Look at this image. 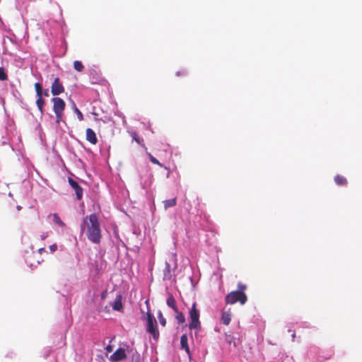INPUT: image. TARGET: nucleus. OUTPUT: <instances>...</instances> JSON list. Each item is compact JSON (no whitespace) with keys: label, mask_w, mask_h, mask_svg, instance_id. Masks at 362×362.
<instances>
[{"label":"nucleus","mask_w":362,"mask_h":362,"mask_svg":"<svg viewBox=\"0 0 362 362\" xmlns=\"http://www.w3.org/2000/svg\"><path fill=\"white\" fill-rule=\"evenodd\" d=\"M75 112H76V113L77 115L78 119L80 121L83 120V114L77 107H75Z\"/></svg>","instance_id":"obj_27"},{"label":"nucleus","mask_w":362,"mask_h":362,"mask_svg":"<svg viewBox=\"0 0 362 362\" xmlns=\"http://www.w3.org/2000/svg\"><path fill=\"white\" fill-rule=\"evenodd\" d=\"M80 228L81 233H84L90 242L94 244L100 243L102 231L96 214L93 213L83 217Z\"/></svg>","instance_id":"obj_1"},{"label":"nucleus","mask_w":362,"mask_h":362,"mask_svg":"<svg viewBox=\"0 0 362 362\" xmlns=\"http://www.w3.org/2000/svg\"><path fill=\"white\" fill-rule=\"evenodd\" d=\"M189 315L190 318L189 328L190 329H195L197 332L200 331L202 329V325L199 320V310L197 308L196 303L192 304Z\"/></svg>","instance_id":"obj_3"},{"label":"nucleus","mask_w":362,"mask_h":362,"mask_svg":"<svg viewBox=\"0 0 362 362\" xmlns=\"http://www.w3.org/2000/svg\"><path fill=\"white\" fill-rule=\"evenodd\" d=\"M166 304L171 308L174 311H177V306L176 305V300L175 298L173 296V295H170L166 300Z\"/></svg>","instance_id":"obj_15"},{"label":"nucleus","mask_w":362,"mask_h":362,"mask_svg":"<svg viewBox=\"0 0 362 362\" xmlns=\"http://www.w3.org/2000/svg\"><path fill=\"white\" fill-rule=\"evenodd\" d=\"M292 337L294 339L296 337V334L295 333H293L292 334Z\"/></svg>","instance_id":"obj_36"},{"label":"nucleus","mask_w":362,"mask_h":362,"mask_svg":"<svg viewBox=\"0 0 362 362\" xmlns=\"http://www.w3.org/2000/svg\"><path fill=\"white\" fill-rule=\"evenodd\" d=\"M163 279L164 281L170 280L172 278V269L170 263L168 262H165L164 264V268L163 269Z\"/></svg>","instance_id":"obj_11"},{"label":"nucleus","mask_w":362,"mask_h":362,"mask_svg":"<svg viewBox=\"0 0 362 362\" xmlns=\"http://www.w3.org/2000/svg\"><path fill=\"white\" fill-rule=\"evenodd\" d=\"M35 90L37 94V96H43V90L41 83H35Z\"/></svg>","instance_id":"obj_20"},{"label":"nucleus","mask_w":362,"mask_h":362,"mask_svg":"<svg viewBox=\"0 0 362 362\" xmlns=\"http://www.w3.org/2000/svg\"><path fill=\"white\" fill-rule=\"evenodd\" d=\"M43 95L48 97L49 96V90L48 89H46L43 91Z\"/></svg>","instance_id":"obj_32"},{"label":"nucleus","mask_w":362,"mask_h":362,"mask_svg":"<svg viewBox=\"0 0 362 362\" xmlns=\"http://www.w3.org/2000/svg\"><path fill=\"white\" fill-rule=\"evenodd\" d=\"M86 140L88 142H90L91 144L95 145L98 143V139H97L96 134L94 132V131L90 128L86 129Z\"/></svg>","instance_id":"obj_10"},{"label":"nucleus","mask_w":362,"mask_h":362,"mask_svg":"<svg viewBox=\"0 0 362 362\" xmlns=\"http://www.w3.org/2000/svg\"><path fill=\"white\" fill-rule=\"evenodd\" d=\"M176 75L177 76H186L187 75V72L185 71H177L176 73Z\"/></svg>","instance_id":"obj_29"},{"label":"nucleus","mask_w":362,"mask_h":362,"mask_svg":"<svg viewBox=\"0 0 362 362\" xmlns=\"http://www.w3.org/2000/svg\"><path fill=\"white\" fill-rule=\"evenodd\" d=\"M50 216L52 217V221L54 224L57 225L59 227L63 228L66 227V224L60 218L59 215L56 213L50 214Z\"/></svg>","instance_id":"obj_13"},{"label":"nucleus","mask_w":362,"mask_h":362,"mask_svg":"<svg viewBox=\"0 0 362 362\" xmlns=\"http://www.w3.org/2000/svg\"><path fill=\"white\" fill-rule=\"evenodd\" d=\"M21 209H22V207H21V206H17V209H18V211H20Z\"/></svg>","instance_id":"obj_33"},{"label":"nucleus","mask_w":362,"mask_h":362,"mask_svg":"<svg viewBox=\"0 0 362 362\" xmlns=\"http://www.w3.org/2000/svg\"><path fill=\"white\" fill-rule=\"evenodd\" d=\"M158 318L159 320V322L160 325L163 327H165L166 325V319L163 317V313L161 311H158Z\"/></svg>","instance_id":"obj_22"},{"label":"nucleus","mask_w":362,"mask_h":362,"mask_svg":"<svg viewBox=\"0 0 362 362\" xmlns=\"http://www.w3.org/2000/svg\"><path fill=\"white\" fill-rule=\"evenodd\" d=\"M122 296L121 294H118L116 296L115 301L112 304L113 310H117V311H122L123 305H122Z\"/></svg>","instance_id":"obj_12"},{"label":"nucleus","mask_w":362,"mask_h":362,"mask_svg":"<svg viewBox=\"0 0 362 362\" xmlns=\"http://www.w3.org/2000/svg\"><path fill=\"white\" fill-rule=\"evenodd\" d=\"M49 250L51 252H54L57 250V245L56 244H53L49 246Z\"/></svg>","instance_id":"obj_28"},{"label":"nucleus","mask_w":362,"mask_h":362,"mask_svg":"<svg viewBox=\"0 0 362 362\" xmlns=\"http://www.w3.org/2000/svg\"><path fill=\"white\" fill-rule=\"evenodd\" d=\"M164 204V208L165 209H167L170 207L175 206L177 204V199L176 197L171 199H167L163 202Z\"/></svg>","instance_id":"obj_17"},{"label":"nucleus","mask_w":362,"mask_h":362,"mask_svg":"<svg viewBox=\"0 0 362 362\" xmlns=\"http://www.w3.org/2000/svg\"><path fill=\"white\" fill-rule=\"evenodd\" d=\"M107 291H104L102 293H101V299L102 300H104L107 297Z\"/></svg>","instance_id":"obj_30"},{"label":"nucleus","mask_w":362,"mask_h":362,"mask_svg":"<svg viewBox=\"0 0 362 362\" xmlns=\"http://www.w3.org/2000/svg\"><path fill=\"white\" fill-rule=\"evenodd\" d=\"M46 237H47V235H42V236L41 237V238H42V240H44Z\"/></svg>","instance_id":"obj_35"},{"label":"nucleus","mask_w":362,"mask_h":362,"mask_svg":"<svg viewBox=\"0 0 362 362\" xmlns=\"http://www.w3.org/2000/svg\"><path fill=\"white\" fill-rule=\"evenodd\" d=\"M180 347L184 349L189 358H191V352L188 345V337L186 334H182L180 337Z\"/></svg>","instance_id":"obj_9"},{"label":"nucleus","mask_w":362,"mask_h":362,"mask_svg":"<svg viewBox=\"0 0 362 362\" xmlns=\"http://www.w3.org/2000/svg\"><path fill=\"white\" fill-rule=\"evenodd\" d=\"M149 158L153 163L158 165L160 167H163V165L158 161V160L153 157L152 155L149 154Z\"/></svg>","instance_id":"obj_25"},{"label":"nucleus","mask_w":362,"mask_h":362,"mask_svg":"<svg viewBox=\"0 0 362 362\" xmlns=\"http://www.w3.org/2000/svg\"><path fill=\"white\" fill-rule=\"evenodd\" d=\"M52 101L53 103V111L56 115V122L59 123L63 118L66 103L63 99L58 97H54Z\"/></svg>","instance_id":"obj_4"},{"label":"nucleus","mask_w":362,"mask_h":362,"mask_svg":"<svg viewBox=\"0 0 362 362\" xmlns=\"http://www.w3.org/2000/svg\"><path fill=\"white\" fill-rule=\"evenodd\" d=\"M131 362H140V355L139 353L136 352L132 356Z\"/></svg>","instance_id":"obj_24"},{"label":"nucleus","mask_w":362,"mask_h":362,"mask_svg":"<svg viewBox=\"0 0 362 362\" xmlns=\"http://www.w3.org/2000/svg\"><path fill=\"white\" fill-rule=\"evenodd\" d=\"M334 182L337 185H339V186H344L347 184L346 179L344 176L340 175H337L334 177Z\"/></svg>","instance_id":"obj_16"},{"label":"nucleus","mask_w":362,"mask_h":362,"mask_svg":"<svg viewBox=\"0 0 362 362\" xmlns=\"http://www.w3.org/2000/svg\"><path fill=\"white\" fill-rule=\"evenodd\" d=\"M127 358V354L124 349L119 348L117 349L110 357L112 361L117 362L122 361Z\"/></svg>","instance_id":"obj_8"},{"label":"nucleus","mask_w":362,"mask_h":362,"mask_svg":"<svg viewBox=\"0 0 362 362\" xmlns=\"http://www.w3.org/2000/svg\"><path fill=\"white\" fill-rule=\"evenodd\" d=\"M133 139L139 144H141V141H143L142 139L139 138V136L136 134V133L134 132L132 134Z\"/></svg>","instance_id":"obj_26"},{"label":"nucleus","mask_w":362,"mask_h":362,"mask_svg":"<svg viewBox=\"0 0 362 362\" xmlns=\"http://www.w3.org/2000/svg\"><path fill=\"white\" fill-rule=\"evenodd\" d=\"M74 67L75 70L79 72L82 71L84 69L83 64L80 61H74Z\"/></svg>","instance_id":"obj_21"},{"label":"nucleus","mask_w":362,"mask_h":362,"mask_svg":"<svg viewBox=\"0 0 362 362\" xmlns=\"http://www.w3.org/2000/svg\"><path fill=\"white\" fill-rule=\"evenodd\" d=\"M68 182L70 186L75 190L76 198L78 200L82 199L83 197V189L78 185V183L71 177L68 178Z\"/></svg>","instance_id":"obj_7"},{"label":"nucleus","mask_w":362,"mask_h":362,"mask_svg":"<svg viewBox=\"0 0 362 362\" xmlns=\"http://www.w3.org/2000/svg\"><path fill=\"white\" fill-rule=\"evenodd\" d=\"M105 349L107 352H111L112 351V347L110 345H108Z\"/></svg>","instance_id":"obj_31"},{"label":"nucleus","mask_w":362,"mask_h":362,"mask_svg":"<svg viewBox=\"0 0 362 362\" xmlns=\"http://www.w3.org/2000/svg\"><path fill=\"white\" fill-rule=\"evenodd\" d=\"M8 78V75L6 73L3 67H0V80L6 81Z\"/></svg>","instance_id":"obj_23"},{"label":"nucleus","mask_w":362,"mask_h":362,"mask_svg":"<svg viewBox=\"0 0 362 362\" xmlns=\"http://www.w3.org/2000/svg\"><path fill=\"white\" fill-rule=\"evenodd\" d=\"M231 320V314L229 311L223 310L221 314V320L223 322V324L226 325H228L230 322Z\"/></svg>","instance_id":"obj_14"},{"label":"nucleus","mask_w":362,"mask_h":362,"mask_svg":"<svg viewBox=\"0 0 362 362\" xmlns=\"http://www.w3.org/2000/svg\"><path fill=\"white\" fill-rule=\"evenodd\" d=\"M147 332L151 334L156 341H158L159 339V331L157 327V322L153 317V315L151 313H147Z\"/></svg>","instance_id":"obj_5"},{"label":"nucleus","mask_w":362,"mask_h":362,"mask_svg":"<svg viewBox=\"0 0 362 362\" xmlns=\"http://www.w3.org/2000/svg\"><path fill=\"white\" fill-rule=\"evenodd\" d=\"M44 250H45V248H40V249H39V251L41 253V252H43Z\"/></svg>","instance_id":"obj_34"},{"label":"nucleus","mask_w":362,"mask_h":362,"mask_svg":"<svg viewBox=\"0 0 362 362\" xmlns=\"http://www.w3.org/2000/svg\"><path fill=\"white\" fill-rule=\"evenodd\" d=\"M175 319L177 320V322L179 324H183L185 322V315L184 314L179 311V310L177 309V311H175Z\"/></svg>","instance_id":"obj_18"},{"label":"nucleus","mask_w":362,"mask_h":362,"mask_svg":"<svg viewBox=\"0 0 362 362\" xmlns=\"http://www.w3.org/2000/svg\"><path fill=\"white\" fill-rule=\"evenodd\" d=\"M247 289V286L241 282L238 284V290L231 291L226 296V304L233 305L235 303H240L244 305L247 300V296L245 291Z\"/></svg>","instance_id":"obj_2"},{"label":"nucleus","mask_w":362,"mask_h":362,"mask_svg":"<svg viewBox=\"0 0 362 362\" xmlns=\"http://www.w3.org/2000/svg\"><path fill=\"white\" fill-rule=\"evenodd\" d=\"M44 104H45V100L42 98V96H37V99L36 100V105L41 113L43 112Z\"/></svg>","instance_id":"obj_19"},{"label":"nucleus","mask_w":362,"mask_h":362,"mask_svg":"<svg viewBox=\"0 0 362 362\" xmlns=\"http://www.w3.org/2000/svg\"><path fill=\"white\" fill-rule=\"evenodd\" d=\"M64 92V87L59 77L54 78L51 86V93L55 96Z\"/></svg>","instance_id":"obj_6"}]
</instances>
